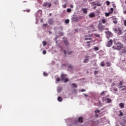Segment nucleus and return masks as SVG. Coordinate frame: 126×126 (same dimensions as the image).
Wrapping results in <instances>:
<instances>
[{
    "instance_id": "obj_53",
    "label": "nucleus",
    "mask_w": 126,
    "mask_h": 126,
    "mask_svg": "<svg viewBox=\"0 0 126 126\" xmlns=\"http://www.w3.org/2000/svg\"><path fill=\"white\" fill-rule=\"evenodd\" d=\"M121 91H126V88L124 87V88H122Z\"/></svg>"
},
{
    "instance_id": "obj_38",
    "label": "nucleus",
    "mask_w": 126,
    "mask_h": 126,
    "mask_svg": "<svg viewBox=\"0 0 126 126\" xmlns=\"http://www.w3.org/2000/svg\"><path fill=\"white\" fill-rule=\"evenodd\" d=\"M42 44H43V46H45L47 45V42L46 41H43Z\"/></svg>"
},
{
    "instance_id": "obj_27",
    "label": "nucleus",
    "mask_w": 126,
    "mask_h": 126,
    "mask_svg": "<svg viewBox=\"0 0 126 126\" xmlns=\"http://www.w3.org/2000/svg\"><path fill=\"white\" fill-rule=\"evenodd\" d=\"M68 68H70L71 69H72L73 68V66L71 64H69L68 65Z\"/></svg>"
},
{
    "instance_id": "obj_18",
    "label": "nucleus",
    "mask_w": 126,
    "mask_h": 126,
    "mask_svg": "<svg viewBox=\"0 0 126 126\" xmlns=\"http://www.w3.org/2000/svg\"><path fill=\"white\" fill-rule=\"evenodd\" d=\"M63 42L64 44H65L66 46H67L68 45V42H67V39L66 38H63Z\"/></svg>"
},
{
    "instance_id": "obj_14",
    "label": "nucleus",
    "mask_w": 126,
    "mask_h": 126,
    "mask_svg": "<svg viewBox=\"0 0 126 126\" xmlns=\"http://www.w3.org/2000/svg\"><path fill=\"white\" fill-rule=\"evenodd\" d=\"M78 122H79V123H83V118L79 117Z\"/></svg>"
},
{
    "instance_id": "obj_26",
    "label": "nucleus",
    "mask_w": 126,
    "mask_h": 126,
    "mask_svg": "<svg viewBox=\"0 0 126 126\" xmlns=\"http://www.w3.org/2000/svg\"><path fill=\"white\" fill-rule=\"evenodd\" d=\"M124 13L126 14V6L123 7Z\"/></svg>"
},
{
    "instance_id": "obj_55",
    "label": "nucleus",
    "mask_w": 126,
    "mask_h": 126,
    "mask_svg": "<svg viewBox=\"0 0 126 126\" xmlns=\"http://www.w3.org/2000/svg\"><path fill=\"white\" fill-rule=\"evenodd\" d=\"M72 54V51H70L68 52V55H71Z\"/></svg>"
},
{
    "instance_id": "obj_43",
    "label": "nucleus",
    "mask_w": 126,
    "mask_h": 126,
    "mask_svg": "<svg viewBox=\"0 0 126 126\" xmlns=\"http://www.w3.org/2000/svg\"><path fill=\"white\" fill-rule=\"evenodd\" d=\"M94 75H97V74H98V71L95 70L94 71Z\"/></svg>"
},
{
    "instance_id": "obj_39",
    "label": "nucleus",
    "mask_w": 126,
    "mask_h": 126,
    "mask_svg": "<svg viewBox=\"0 0 126 126\" xmlns=\"http://www.w3.org/2000/svg\"><path fill=\"white\" fill-rule=\"evenodd\" d=\"M58 93H60V92H62V88H59L58 90Z\"/></svg>"
},
{
    "instance_id": "obj_63",
    "label": "nucleus",
    "mask_w": 126,
    "mask_h": 126,
    "mask_svg": "<svg viewBox=\"0 0 126 126\" xmlns=\"http://www.w3.org/2000/svg\"><path fill=\"white\" fill-rule=\"evenodd\" d=\"M123 87H125V90H126L125 93H126V86H123Z\"/></svg>"
},
{
    "instance_id": "obj_37",
    "label": "nucleus",
    "mask_w": 126,
    "mask_h": 126,
    "mask_svg": "<svg viewBox=\"0 0 126 126\" xmlns=\"http://www.w3.org/2000/svg\"><path fill=\"white\" fill-rule=\"evenodd\" d=\"M100 65H101V66H105V64L104 63V62H101Z\"/></svg>"
},
{
    "instance_id": "obj_12",
    "label": "nucleus",
    "mask_w": 126,
    "mask_h": 126,
    "mask_svg": "<svg viewBox=\"0 0 126 126\" xmlns=\"http://www.w3.org/2000/svg\"><path fill=\"white\" fill-rule=\"evenodd\" d=\"M48 23L50 25H52L54 23V21L53 20V19H49L48 20Z\"/></svg>"
},
{
    "instance_id": "obj_24",
    "label": "nucleus",
    "mask_w": 126,
    "mask_h": 126,
    "mask_svg": "<svg viewBox=\"0 0 126 126\" xmlns=\"http://www.w3.org/2000/svg\"><path fill=\"white\" fill-rule=\"evenodd\" d=\"M63 81H64V82L65 83H66V82H68V81H69V80H68V78H65V79H64L63 80Z\"/></svg>"
},
{
    "instance_id": "obj_34",
    "label": "nucleus",
    "mask_w": 126,
    "mask_h": 126,
    "mask_svg": "<svg viewBox=\"0 0 126 126\" xmlns=\"http://www.w3.org/2000/svg\"><path fill=\"white\" fill-rule=\"evenodd\" d=\"M65 23L66 24H68L69 23V20L68 19H66L65 21Z\"/></svg>"
},
{
    "instance_id": "obj_32",
    "label": "nucleus",
    "mask_w": 126,
    "mask_h": 126,
    "mask_svg": "<svg viewBox=\"0 0 126 126\" xmlns=\"http://www.w3.org/2000/svg\"><path fill=\"white\" fill-rule=\"evenodd\" d=\"M116 86V83L113 82L111 85V87H115Z\"/></svg>"
},
{
    "instance_id": "obj_4",
    "label": "nucleus",
    "mask_w": 126,
    "mask_h": 126,
    "mask_svg": "<svg viewBox=\"0 0 126 126\" xmlns=\"http://www.w3.org/2000/svg\"><path fill=\"white\" fill-rule=\"evenodd\" d=\"M89 62V57L88 56H86L85 57V59L83 61L84 63H86Z\"/></svg>"
},
{
    "instance_id": "obj_13",
    "label": "nucleus",
    "mask_w": 126,
    "mask_h": 126,
    "mask_svg": "<svg viewBox=\"0 0 126 126\" xmlns=\"http://www.w3.org/2000/svg\"><path fill=\"white\" fill-rule=\"evenodd\" d=\"M105 102H106V103H108L110 104V103H112V99H111L109 98H107Z\"/></svg>"
},
{
    "instance_id": "obj_23",
    "label": "nucleus",
    "mask_w": 126,
    "mask_h": 126,
    "mask_svg": "<svg viewBox=\"0 0 126 126\" xmlns=\"http://www.w3.org/2000/svg\"><path fill=\"white\" fill-rule=\"evenodd\" d=\"M102 102H106L107 100V97H103L102 98Z\"/></svg>"
},
{
    "instance_id": "obj_29",
    "label": "nucleus",
    "mask_w": 126,
    "mask_h": 126,
    "mask_svg": "<svg viewBox=\"0 0 126 126\" xmlns=\"http://www.w3.org/2000/svg\"><path fill=\"white\" fill-rule=\"evenodd\" d=\"M101 22L102 23H103V24H105V23H106V19H103L101 20Z\"/></svg>"
},
{
    "instance_id": "obj_21",
    "label": "nucleus",
    "mask_w": 126,
    "mask_h": 126,
    "mask_svg": "<svg viewBox=\"0 0 126 126\" xmlns=\"http://www.w3.org/2000/svg\"><path fill=\"white\" fill-rule=\"evenodd\" d=\"M119 107H121V108H124V107H125V104L123 103H120L119 104Z\"/></svg>"
},
{
    "instance_id": "obj_58",
    "label": "nucleus",
    "mask_w": 126,
    "mask_h": 126,
    "mask_svg": "<svg viewBox=\"0 0 126 126\" xmlns=\"http://www.w3.org/2000/svg\"><path fill=\"white\" fill-rule=\"evenodd\" d=\"M60 35H61V36H63V32H61L60 33H59Z\"/></svg>"
},
{
    "instance_id": "obj_51",
    "label": "nucleus",
    "mask_w": 126,
    "mask_h": 126,
    "mask_svg": "<svg viewBox=\"0 0 126 126\" xmlns=\"http://www.w3.org/2000/svg\"><path fill=\"white\" fill-rule=\"evenodd\" d=\"M122 85H123V82L120 81V83H119V86H121Z\"/></svg>"
},
{
    "instance_id": "obj_16",
    "label": "nucleus",
    "mask_w": 126,
    "mask_h": 126,
    "mask_svg": "<svg viewBox=\"0 0 126 126\" xmlns=\"http://www.w3.org/2000/svg\"><path fill=\"white\" fill-rule=\"evenodd\" d=\"M122 54H126V49L125 47H123L121 49Z\"/></svg>"
},
{
    "instance_id": "obj_25",
    "label": "nucleus",
    "mask_w": 126,
    "mask_h": 126,
    "mask_svg": "<svg viewBox=\"0 0 126 126\" xmlns=\"http://www.w3.org/2000/svg\"><path fill=\"white\" fill-rule=\"evenodd\" d=\"M89 40V41H92V38H90V37H89V38H85V41H88V40Z\"/></svg>"
},
{
    "instance_id": "obj_19",
    "label": "nucleus",
    "mask_w": 126,
    "mask_h": 126,
    "mask_svg": "<svg viewBox=\"0 0 126 126\" xmlns=\"http://www.w3.org/2000/svg\"><path fill=\"white\" fill-rule=\"evenodd\" d=\"M59 29H61V30L63 31V28H62V27H56L54 28V30H59Z\"/></svg>"
},
{
    "instance_id": "obj_10",
    "label": "nucleus",
    "mask_w": 126,
    "mask_h": 126,
    "mask_svg": "<svg viewBox=\"0 0 126 126\" xmlns=\"http://www.w3.org/2000/svg\"><path fill=\"white\" fill-rule=\"evenodd\" d=\"M89 17H90L91 18H94V17H95V13H91L89 15Z\"/></svg>"
},
{
    "instance_id": "obj_6",
    "label": "nucleus",
    "mask_w": 126,
    "mask_h": 126,
    "mask_svg": "<svg viewBox=\"0 0 126 126\" xmlns=\"http://www.w3.org/2000/svg\"><path fill=\"white\" fill-rule=\"evenodd\" d=\"M117 50H122L123 49V45L121 43H118L117 44Z\"/></svg>"
},
{
    "instance_id": "obj_56",
    "label": "nucleus",
    "mask_w": 126,
    "mask_h": 126,
    "mask_svg": "<svg viewBox=\"0 0 126 126\" xmlns=\"http://www.w3.org/2000/svg\"><path fill=\"white\" fill-rule=\"evenodd\" d=\"M63 53L66 57V51L65 50H63Z\"/></svg>"
},
{
    "instance_id": "obj_9",
    "label": "nucleus",
    "mask_w": 126,
    "mask_h": 126,
    "mask_svg": "<svg viewBox=\"0 0 126 126\" xmlns=\"http://www.w3.org/2000/svg\"><path fill=\"white\" fill-rule=\"evenodd\" d=\"M61 77L62 80H63L64 79H65L66 78V74H61Z\"/></svg>"
},
{
    "instance_id": "obj_8",
    "label": "nucleus",
    "mask_w": 126,
    "mask_h": 126,
    "mask_svg": "<svg viewBox=\"0 0 126 126\" xmlns=\"http://www.w3.org/2000/svg\"><path fill=\"white\" fill-rule=\"evenodd\" d=\"M41 15H42V10H38V11L36 12V16L40 17Z\"/></svg>"
},
{
    "instance_id": "obj_59",
    "label": "nucleus",
    "mask_w": 126,
    "mask_h": 126,
    "mask_svg": "<svg viewBox=\"0 0 126 126\" xmlns=\"http://www.w3.org/2000/svg\"><path fill=\"white\" fill-rule=\"evenodd\" d=\"M91 42H92V40H91L90 41H87L86 44H90V43H91Z\"/></svg>"
},
{
    "instance_id": "obj_44",
    "label": "nucleus",
    "mask_w": 126,
    "mask_h": 126,
    "mask_svg": "<svg viewBox=\"0 0 126 126\" xmlns=\"http://www.w3.org/2000/svg\"><path fill=\"white\" fill-rule=\"evenodd\" d=\"M42 54L43 55H46V54H47V51L46 50H43L42 52Z\"/></svg>"
},
{
    "instance_id": "obj_42",
    "label": "nucleus",
    "mask_w": 126,
    "mask_h": 126,
    "mask_svg": "<svg viewBox=\"0 0 126 126\" xmlns=\"http://www.w3.org/2000/svg\"><path fill=\"white\" fill-rule=\"evenodd\" d=\"M95 37H97V38H100V35L98 34H94Z\"/></svg>"
},
{
    "instance_id": "obj_7",
    "label": "nucleus",
    "mask_w": 126,
    "mask_h": 126,
    "mask_svg": "<svg viewBox=\"0 0 126 126\" xmlns=\"http://www.w3.org/2000/svg\"><path fill=\"white\" fill-rule=\"evenodd\" d=\"M110 90L111 92H113V91L117 92V91H118V88H116L115 87H112L110 88Z\"/></svg>"
},
{
    "instance_id": "obj_46",
    "label": "nucleus",
    "mask_w": 126,
    "mask_h": 126,
    "mask_svg": "<svg viewBox=\"0 0 126 126\" xmlns=\"http://www.w3.org/2000/svg\"><path fill=\"white\" fill-rule=\"evenodd\" d=\"M113 23H114V24H117V23H118V21H117V20H114L113 21Z\"/></svg>"
},
{
    "instance_id": "obj_40",
    "label": "nucleus",
    "mask_w": 126,
    "mask_h": 126,
    "mask_svg": "<svg viewBox=\"0 0 126 126\" xmlns=\"http://www.w3.org/2000/svg\"><path fill=\"white\" fill-rule=\"evenodd\" d=\"M106 5H108V6L110 5V2L109 1H106Z\"/></svg>"
},
{
    "instance_id": "obj_49",
    "label": "nucleus",
    "mask_w": 126,
    "mask_h": 126,
    "mask_svg": "<svg viewBox=\"0 0 126 126\" xmlns=\"http://www.w3.org/2000/svg\"><path fill=\"white\" fill-rule=\"evenodd\" d=\"M95 113H100V110H99V109H97L95 111Z\"/></svg>"
},
{
    "instance_id": "obj_61",
    "label": "nucleus",
    "mask_w": 126,
    "mask_h": 126,
    "mask_svg": "<svg viewBox=\"0 0 126 126\" xmlns=\"http://www.w3.org/2000/svg\"><path fill=\"white\" fill-rule=\"evenodd\" d=\"M110 10H111L112 12H113V11H114V8H111Z\"/></svg>"
},
{
    "instance_id": "obj_3",
    "label": "nucleus",
    "mask_w": 126,
    "mask_h": 126,
    "mask_svg": "<svg viewBox=\"0 0 126 126\" xmlns=\"http://www.w3.org/2000/svg\"><path fill=\"white\" fill-rule=\"evenodd\" d=\"M112 45L113 40L112 39H110L109 41H108L106 46H107L108 48H110V47H111Z\"/></svg>"
},
{
    "instance_id": "obj_45",
    "label": "nucleus",
    "mask_w": 126,
    "mask_h": 126,
    "mask_svg": "<svg viewBox=\"0 0 126 126\" xmlns=\"http://www.w3.org/2000/svg\"><path fill=\"white\" fill-rule=\"evenodd\" d=\"M105 16H110V13H105Z\"/></svg>"
},
{
    "instance_id": "obj_22",
    "label": "nucleus",
    "mask_w": 126,
    "mask_h": 126,
    "mask_svg": "<svg viewBox=\"0 0 126 126\" xmlns=\"http://www.w3.org/2000/svg\"><path fill=\"white\" fill-rule=\"evenodd\" d=\"M119 112H120L119 116L120 117H123L124 116V113H123V112H122V110H120Z\"/></svg>"
},
{
    "instance_id": "obj_17",
    "label": "nucleus",
    "mask_w": 126,
    "mask_h": 126,
    "mask_svg": "<svg viewBox=\"0 0 126 126\" xmlns=\"http://www.w3.org/2000/svg\"><path fill=\"white\" fill-rule=\"evenodd\" d=\"M118 34H122V33H123V32H122V30L121 29V28H118V32H117Z\"/></svg>"
},
{
    "instance_id": "obj_48",
    "label": "nucleus",
    "mask_w": 126,
    "mask_h": 126,
    "mask_svg": "<svg viewBox=\"0 0 126 126\" xmlns=\"http://www.w3.org/2000/svg\"><path fill=\"white\" fill-rule=\"evenodd\" d=\"M56 81L58 82H60V81H61V79L60 78H57Z\"/></svg>"
},
{
    "instance_id": "obj_2",
    "label": "nucleus",
    "mask_w": 126,
    "mask_h": 126,
    "mask_svg": "<svg viewBox=\"0 0 126 126\" xmlns=\"http://www.w3.org/2000/svg\"><path fill=\"white\" fill-rule=\"evenodd\" d=\"M42 6L43 7H47V6H48V7L50 8L52 6V3H48V2H43Z\"/></svg>"
},
{
    "instance_id": "obj_52",
    "label": "nucleus",
    "mask_w": 126,
    "mask_h": 126,
    "mask_svg": "<svg viewBox=\"0 0 126 126\" xmlns=\"http://www.w3.org/2000/svg\"><path fill=\"white\" fill-rule=\"evenodd\" d=\"M112 5H113V7H114V8H116V7H117V6H116V4L115 3H113Z\"/></svg>"
},
{
    "instance_id": "obj_60",
    "label": "nucleus",
    "mask_w": 126,
    "mask_h": 126,
    "mask_svg": "<svg viewBox=\"0 0 126 126\" xmlns=\"http://www.w3.org/2000/svg\"><path fill=\"white\" fill-rule=\"evenodd\" d=\"M112 49H114V50H117V47H115V46H113Z\"/></svg>"
},
{
    "instance_id": "obj_15",
    "label": "nucleus",
    "mask_w": 126,
    "mask_h": 126,
    "mask_svg": "<svg viewBox=\"0 0 126 126\" xmlns=\"http://www.w3.org/2000/svg\"><path fill=\"white\" fill-rule=\"evenodd\" d=\"M82 11L84 13H85V14L87 13V8H82Z\"/></svg>"
},
{
    "instance_id": "obj_62",
    "label": "nucleus",
    "mask_w": 126,
    "mask_h": 126,
    "mask_svg": "<svg viewBox=\"0 0 126 126\" xmlns=\"http://www.w3.org/2000/svg\"><path fill=\"white\" fill-rule=\"evenodd\" d=\"M70 7H71V8H73V5H70Z\"/></svg>"
},
{
    "instance_id": "obj_41",
    "label": "nucleus",
    "mask_w": 126,
    "mask_h": 126,
    "mask_svg": "<svg viewBox=\"0 0 126 126\" xmlns=\"http://www.w3.org/2000/svg\"><path fill=\"white\" fill-rule=\"evenodd\" d=\"M63 8H66V4H64L62 5Z\"/></svg>"
},
{
    "instance_id": "obj_5",
    "label": "nucleus",
    "mask_w": 126,
    "mask_h": 126,
    "mask_svg": "<svg viewBox=\"0 0 126 126\" xmlns=\"http://www.w3.org/2000/svg\"><path fill=\"white\" fill-rule=\"evenodd\" d=\"M105 33L106 35H108V36H109L110 37H113V33L110 31L105 32Z\"/></svg>"
},
{
    "instance_id": "obj_11",
    "label": "nucleus",
    "mask_w": 126,
    "mask_h": 126,
    "mask_svg": "<svg viewBox=\"0 0 126 126\" xmlns=\"http://www.w3.org/2000/svg\"><path fill=\"white\" fill-rule=\"evenodd\" d=\"M72 21L73 22L78 21V18L77 17H73L72 18Z\"/></svg>"
},
{
    "instance_id": "obj_31",
    "label": "nucleus",
    "mask_w": 126,
    "mask_h": 126,
    "mask_svg": "<svg viewBox=\"0 0 126 126\" xmlns=\"http://www.w3.org/2000/svg\"><path fill=\"white\" fill-rule=\"evenodd\" d=\"M113 30L115 33H118V29L114 28L113 29Z\"/></svg>"
},
{
    "instance_id": "obj_64",
    "label": "nucleus",
    "mask_w": 126,
    "mask_h": 126,
    "mask_svg": "<svg viewBox=\"0 0 126 126\" xmlns=\"http://www.w3.org/2000/svg\"><path fill=\"white\" fill-rule=\"evenodd\" d=\"M123 87H124V86H120V87H119V88H123Z\"/></svg>"
},
{
    "instance_id": "obj_47",
    "label": "nucleus",
    "mask_w": 126,
    "mask_h": 126,
    "mask_svg": "<svg viewBox=\"0 0 126 126\" xmlns=\"http://www.w3.org/2000/svg\"><path fill=\"white\" fill-rule=\"evenodd\" d=\"M71 11V8H68L67 9V12H70Z\"/></svg>"
},
{
    "instance_id": "obj_57",
    "label": "nucleus",
    "mask_w": 126,
    "mask_h": 126,
    "mask_svg": "<svg viewBox=\"0 0 126 126\" xmlns=\"http://www.w3.org/2000/svg\"><path fill=\"white\" fill-rule=\"evenodd\" d=\"M81 92H85V91H86V90H85V89H82L81 90Z\"/></svg>"
},
{
    "instance_id": "obj_35",
    "label": "nucleus",
    "mask_w": 126,
    "mask_h": 126,
    "mask_svg": "<svg viewBox=\"0 0 126 126\" xmlns=\"http://www.w3.org/2000/svg\"><path fill=\"white\" fill-rule=\"evenodd\" d=\"M94 4V5H96V6H101V4L99 3H95Z\"/></svg>"
},
{
    "instance_id": "obj_50",
    "label": "nucleus",
    "mask_w": 126,
    "mask_h": 126,
    "mask_svg": "<svg viewBox=\"0 0 126 126\" xmlns=\"http://www.w3.org/2000/svg\"><path fill=\"white\" fill-rule=\"evenodd\" d=\"M124 25L126 27V20H125L124 21Z\"/></svg>"
},
{
    "instance_id": "obj_20",
    "label": "nucleus",
    "mask_w": 126,
    "mask_h": 126,
    "mask_svg": "<svg viewBox=\"0 0 126 126\" xmlns=\"http://www.w3.org/2000/svg\"><path fill=\"white\" fill-rule=\"evenodd\" d=\"M58 101H59V102H62L63 101V98H62V97L59 96L58 97Z\"/></svg>"
},
{
    "instance_id": "obj_54",
    "label": "nucleus",
    "mask_w": 126,
    "mask_h": 126,
    "mask_svg": "<svg viewBox=\"0 0 126 126\" xmlns=\"http://www.w3.org/2000/svg\"><path fill=\"white\" fill-rule=\"evenodd\" d=\"M103 96L105 95V92H102L101 94H100V95H103Z\"/></svg>"
},
{
    "instance_id": "obj_36",
    "label": "nucleus",
    "mask_w": 126,
    "mask_h": 126,
    "mask_svg": "<svg viewBox=\"0 0 126 126\" xmlns=\"http://www.w3.org/2000/svg\"><path fill=\"white\" fill-rule=\"evenodd\" d=\"M94 51H98L99 50V48H98V47L95 46L94 47Z\"/></svg>"
},
{
    "instance_id": "obj_30",
    "label": "nucleus",
    "mask_w": 126,
    "mask_h": 126,
    "mask_svg": "<svg viewBox=\"0 0 126 126\" xmlns=\"http://www.w3.org/2000/svg\"><path fill=\"white\" fill-rule=\"evenodd\" d=\"M106 65L108 67L111 66V63L110 62H106Z\"/></svg>"
},
{
    "instance_id": "obj_33",
    "label": "nucleus",
    "mask_w": 126,
    "mask_h": 126,
    "mask_svg": "<svg viewBox=\"0 0 126 126\" xmlns=\"http://www.w3.org/2000/svg\"><path fill=\"white\" fill-rule=\"evenodd\" d=\"M43 75H44V76H48V75H49V74L47 72H44Z\"/></svg>"
},
{
    "instance_id": "obj_1",
    "label": "nucleus",
    "mask_w": 126,
    "mask_h": 126,
    "mask_svg": "<svg viewBox=\"0 0 126 126\" xmlns=\"http://www.w3.org/2000/svg\"><path fill=\"white\" fill-rule=\"evenodd\" d=\"M98 29L100 31H104V30H105V26L103 25V24H102L101 22H99L98 25Z\"/></svg>"
},
{
    "instance_id": "obj_28",
    "label": "nucleus",
    "mask_w": 126,
    "mask_h": 126,
    "mask_svg": "<svg viewBox=\"0 0 126 126\" xmlns=\"http://www.w3.org/2000/svg\"><path fill=\"white\" fill-rule=\"evenodd\" d=\"M71 86H73V87H74V88H76V87H77V85H76V84L75 83L72 84Z\"/></svg>"
}]
</instances>
